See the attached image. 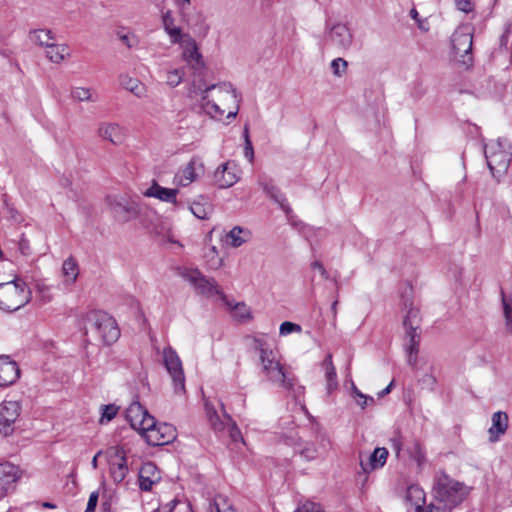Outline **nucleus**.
I'll use <instances>...</instances> for the list:
<instances>
[{
    "label": "nucleus",
    "mask_w": 512,
    "mask_h": 512,
    "mask_svg": "<svg viewBox=\"0 0 512 512\" xmlns=\"http://www.w3.org/2000/svg\"><path fill=\"white\" fill-rule=\"evenodd\" d=\"M241 97L231 83L213 84L202 92L201 106L211 118L220 120L224 113L227 119L236 118Z\"/></svg>",
    "instance_id": "nucleus-1"
},
{
    "label": "nucleus",
    "mask_w": 512,
    "mask_h": 512,
    "mask_svg": "<svg viewBox=\"0 0 512 512\" xmlns=\"http://www.w3.org/2000/svg\"><path fill=\"white\" fill-rule=\"evenodd\" d=\"M84 333H93L104 344L114 343L120 336L116 321L103 311H90L84 318Z\"/></svg>",
    "instance_id": "nucleus-2"
},
{
    "label": "nucleus",
    "mask_w": 512,
    "mask_h": 512,
    "mask_svg": "<svg viewBox=\"0 0 512 512\" xmlns=\"http://www.w3.org/2000/svg\"><path fill=\"white\" fill-rule=\"evenodd\" d=\"M435 500L448 507H456L467 496V488L444 472L435 475L433 486Z\"/></svg>",
    "instance_id": "nucleus-3"
},
{
    "label": "nucleus",
    "mask_w": 512,
    "mask_h": 512,
    "mask_svg": "<svg viewBox=\"0 0 512 512\" xmlns=\"http://www.w3.org/2000/svg\"><path fill=\"white\" fill-rule=\"evenodd\" d=\"M32 292L21 279L0 284V309L14 312L30 302Z\"/></svg>",
    "instance_id": "nucleus-4"
},
{
    "label": "nucleus",
    "mask_w": 512,
    "mask_h": 512,
    "mask_svg": "<svg viewBox=\"0 0 512 512\" xmlns=\"http://www.w3.org/2000/svg\"><path fill=\"white\" fill-rule=\"evenodd\" d=\"M485 157L491 174L498 181L508 170L511 153L506 140L497 139L485 146Z\"/></svg>",
    "instance_id": "nucleus-5"
},
{
    "label": "nucleus",
    "mask_w": 512,
    "mask_h": 512,
    "mask_svg": "<svg viewBox=\"0 0 512 512\" xmlns=\"http://www.w3.org/2000/svg\"><path fill=\"white\" fill-rule=\"evenodd\" d=\"M261 372L265 379L273 384L281 386L287 390H292L294 386V377L288 373L281 363L276 352L268 353L259 359Z\"/></svg>",
    "instance_id": "nucleus-6"
},
{
    "label": "nucleus",
    "mask_w": 512,
    "mask_h": 512,
    "mask_svg": "<svg viewBox=\"0 0 512 512\" xmlns=\"http://www.w3.org/2000/svg\"><path fill=\"white\" fill-rule=\"evenodd\" d=\"M180 276L189 282L198 294L206 297L214 295L223 296L215 279L205 276L198 269L185 268L181 271Z\"/></svg>",
    "instance_id": "nucleus-7"
},
{
    "label": "nucleus",
    "mask_w": 512,
    "mask_h": 512,
    "mask_svg": "<svg viewBox=\"0 0 512 512\" xmlns=\"http://www.w3.org/2000/svg\"><path fill=\"white\" fill-rule=\"evenodd\" d=\"M452 47L458 61L466 67L472 64L473 35L469 26H461L452 35Z\"/></svg>",
    "instance_id": "nucleus-8"
},
{
    "label": "nucleus",
    "mask_w": 512,
    "mask_h": 512,
    "mask_svg": "<svg viewBox=\"0 0 512 512\" xmlns=\"http://www.w3.org/2000/svg\"><path fill=\"white\" fill-rule=\"evenodd\" d=\"M162 356L164 366L172 378L175 393H183L185 391V376L177 352L171 346H168L164 348Z\"/></svg>",
    "instance_id": "nucleus-9"
},
{
    "label": "nucleus",
    "mask_w": 512,
    "mask_h": 512,
    "mask_svg": "<svg viewBox=\"0 0 512 512\" xmlns=\"http://www.w3.org/2000/svg\"><path fill=\"white\" fill-rule=\"evenodd\" d=\"M104 455L109 464V471L113 481L115 483L122 482L129 470L124 449L119 446H112L104 451Z\"/></svg>",
    "instance_id": "nucleus-10"
},
{
    "label": "nucleus",
    "mask_w": 512,
    "mask_h": 512,
    "mask_svg": "<svg viewBox=\"0 0 512 512\" xmlns=\"http://www.w3.org/2000/svg\"><path fill=\"white\" fill-rule=\"evenodd\" d=\"M204 174V164L199 157H192L184 166L180 167L173 177V184L177 187H187Z\"/></svg>",
    "instance_id": "nucleus-11"
},
{
    "label": "nucleus",
    "mask_w": 512,
    "mask_h": 512,
    "mask_svg": "<svg viewBox=\"0 0 512 512\" xmlns=\"http://www.w3.org/2000/svg\"><path fill=\"white\" fill-rule=\"evenodd\" d=\"M126 418L131 427L140 432L142 436L146 432V428L154 425V417L139 402L129 405L126 410Z\"/></svg>",
    "instance_id": "nucleus-12"
},
{
    "label": "nucleus",
    "mask_w": 512,
    "mask_h": 512,
    "mask_svg": "<svg viewBox=\"0 0 512 512\" xmlns=\"http://www.w3.org/2000/svg\"><path fill=\"white\" fill-rule=\"evenodd\" d=\"M143 436L149 445L162 446L169 444L176 438V429L167 423L157 425L154 420V425L146 428Z\"/></svg>",
    "instance_id": "nucleus-13"
},
{
    "label": "nucleus",
    "mask_w": 512,
    "mask_h": 512,
    "mask_svg": "<svg viewBox=\"0 0 512 512\" xmlns=\"http://www.w3.org/2000/svg\"><path fill=\"white\" fill-rule=\"evenodd\" d=\"M175 44H179L182 49V59L194 70H199L204 66L203 57L199 52L198 45L191 35L185 34L182 36L180 41Z\"/></svg>",
    "instance_id": "nucleus-14"
},
{
    "label": "nucleus",
    "mask_w": 512,
    "mask_h": 512,
    "mask_svg": "<svg viewBox=\"0 0 512 512\" xmlns=\"http://www.w3.org/2000/svg\"><path fill=\"white\" fill-rule=\"evenodd\" d=\"M327 41L338 51H347L353 44V34L346 24L336 23L329 29Z\"/></svg>",
    "instance_id": "nucleus-15"
},
{
    "label": "nucleus",
    "mask_w": 512,
    "mask_h": 512,
    "mask_svg": "<svg viewBox=\"0 0 512 512\" xmlns=\"http://www.w3.org/2000/svg\"><path fill=\"white\" fill-rule=\"evenodd\" d=\"M20 415V404L17 401H4L0 405V433L4 436L10 435L14 428L13 424Z\"/></svg>",
    "instance_id": "nucleus-16"
},
{
    "label": "nucleus",
    "mask_w": 512,
    "mask_h": 512,
    "mask_svg": "<svg viewBox=\"0 0 512 512\" xmlns=\"http://www.w3.org/2000/svg\"><path fill=\"white\" fill-rule=\"evenodd\" d=\"M20 478V470L10 462L0 463V498L6 496Z\"/></svg>",
    "instance_id": "nucleus-17"
},
{
    "label": "nucleus",
    "mask_w": 512,
    "mask_h": 512,
    "mask_svg": "<svg viewBox=\"0 0 512 512\" xmlns=\"http://www.w3.org/2000/svg\"><path fill=\"white\" fill-rule=\"evenodd\" d=\"M20 376L18 364L8 355H0V386H9Z\"/></svg>",
    "instance_id": "nucleus-18"
},
{
    "label": "nucleus",
    "mask_w": 512,
    "mask_h": 512,
    "mask_svg": "<svg viewBox=\"0 0 512 512\" xmlns=\"http://www.w3.org/2000/svg\"><path fill=\"white\" fill-rule=\"evenodd\" d=\"M108 203L113 212L120 216L123 221H127L138 214V209L135 203L129 201L125 197H109Z\"/></svg>",
    "instance_id": "nucleus-19"
},
{
    "label": "nucleus",
    "mask_w": 512,
    "mask_h": 512,
    "mask_svg": "<svg viewBox=\"0 0 512 512\" xmlns=\"http://www.w3.org/2000/svg\"><path fill=\"white\" fill-rule=\"evenodd\" d=\"M388 455L389 452L385 447H377L366 459L360 455V466L365 473H369L383 467Z\"/></svg>",
    "instance_id": "nucleus-20"
},
{
    "label": "nucleus",
    "mask_w": 512,
    "mask_h": 512,
    "mask_svg": "<svg viewBox=\"0 0 512 512\" xmlns=\"http://www.w3.org/2000/svg\"><path fill=\"white\" fill-rule=\"evenodd\" d=\"M179 190L177 188H166L160 186L156 181L143 193L146 197L156 198L162 202L178 205L177 195Z\"/></svg>",
    "instance_id": "nucleus-21"
},
{
    "label": "nucleus",
    "mask_w": 512,
    "mask_h": 512,
    "mask_svg": "<svg viewBox=\"0 0 512 512\" xmlns=\"http://www.w3.org/2000/svg\"><path fill=\"white\" fill-rule=\"evenodd\" d=\"M318 441V448L316 445L312 442H305L303 445L299 448V454L306 460L311 461L316 459L321 452L327 451L330 441L325 435H320L317 438Z\"/></svg>",
    "instance_id": "nucleus-22"
},
{
    "label": "nucleus",
    "mask_w": 512,
    "mask_h": 512,
    "mask_svg": "<svg viewBox=\"0 0 512 512\" xmlns=\"http://www.w3.org/2000/svg\"><path fill=\"white\" fill-rule=\"evenodd\" d=\"M98 136L115 145H119L124 140L123 129L119 124L103 122L97 130Z\"/></svg>",
    "instance_id": "nucleus-23"
},
{
    "label": "nucleus",
    "mask_w": 512,
    "mask_h": 512,
    "mask_svg": "<svg viewBox=\"0 0 512 512\" xmlns=\"http://www.w3.org/2000/svg\"><path fill=\"white\" fill-rule=\"evenodd\" d=\"M238 181L229 163L220 165L214 172V182L219 188H228Z\"/></svg>",
    "instance_id": "nucleus-24"
},
{
    "label": "nucleus",
    "mask_w": 512,
    "mask_h": 512,
    "mask_svg": "<svg viewBox=\"0 0 512 512\" xmlns=\"http://www.w3.org/2000/svg\"><path fill=\"white\" fill-rule=\"evenodd\" d=\"M159 474L157 472L156 466L151 463H145L139 472V485L141 490L149 491L152 488V485L159 480Z\"/></svg>",
    "instance_id": "nucleus-25"
},
{
    "label": "nucleus",
    "mask_w": 512,
    "mask_h": 512,
    "mask_svg": "<svg viewBox=\"0 0 512 512\" xmlns=\"http://www.w3.org/2000/svg\"><path fill=\"white\" fill-rule=\"evenodd\" d=\"M174 4L178 8L181 21L188 27H195L202 20L200 13L193 15L190 12L191 0H173Z\"/></svg>",
    "instance_id": "nucleus-26"
},
{
    "label": "nucleus",
    "mask_w": 512,
    "mask_h": 512,
    "mask_svg": "<svg viewBox=\"0 0 512 512\" xmlns=\"http://www.w3.org/2000/svg\"><path fill=\"white\" fill-rule=\"evenodd\" d=\"M119 83L124 89L130 91L137 98L147 97L148 89L146 85L137 78H132L128 74H121L119 76Z\"/></svg>",
    "instance_id": "nucleus-27"
},
{
    "label": "nucleus",
    "mask_w": 512,
    "mask_h": 512,
    "mask_svg": "<svg viewBox=\"0 0 512 512\" xmlns=\"http://www.w3.org/2000/svg\"><path fill=\"white\" fill-rule=\"evenodd\" d=\"M251 237V233L248 229H244L240 226L233 227L223 238L226 245L232 248H238L244 243L248 242Z\"/></svg>",
    "instance_id": "nucleus-28"
},
{
    "label": "nucleus",
    "mask_w": 512,
    "mask_h": 512,
    "mask_svg": "<svg viewBox=\"0 0 512 512\" xmlns=\"http://www.w3.org/2000/svg\"><path fill=\"white\" fill-rule=\"evenodd\" d=\"M508 427V416L504 412H496L492 416V426L489 429L490 440L495 442L504 434Z\"/></svg>",
    "instance_id": "nucleus-29"
},
{
    "label": "nucleus",
    "mask_w": 512,
    "mask_h": 512,
    "mask_svg": "<svg viewBox=\"0 0 512 512\" xmlns=\"http://www.w3.org/2000/svg\"><path fill=\"white\" fill-rule=\"evenodd\" d=\"M71 56V51L66 44L52 42L46 47V57L53 63L59 64Z\"/></svg>",
    "instance_id": "nucleus-30"
},
{
    "label": "nucleus",
    "mask_w": 512,
    "mask_h": 512,
    "mask_svg": "<svg viewBox=\"0 0 512 512\" xmlns=\"http://www.w3.org/2000/svg\"><path fill=\"white\" fill-rule=\"evenodd\" d=\"M175 20L173 14L170 10L166 11L162 15V24L165 32L168 34L170 42L176 43L180 41L183 35L186 33H182L181 28L175 26Z\"/></svg>",
    "instance_id": "nucleus-31"
},
{
    "label": "nucleus",
    "mask_w": 512,
    "mask_h": 512,
    "mask_svg": "<svg viewBox=\"0 0 512 512\" xmlns=\"http://www.w3.org/2000/svg\"><path fill=\"white\" fill-rule=\"evenodd\" d=\"M404 310L406 315L403 320V325L406 330L418 329L419 327V310L413 307L412 301L407 297L403 300Z\"/></svg>",
    "instance_id": "nucleus-32"
},
{
    "label": "nucleus",
    "mask_w": 512,
    "mask_h": 512,
    "mask_svg": "<svg viewBox=\"0 0 512 512\" xmlns=\"http://www.w3.org/2000/svg\"><path fill=\"white\" fill-rule=\"evenodd\" d=\"M62 275L64 277L63 283L66 286L74 284L79 275L78 263L72 256L68 257L62 265Z\"/></svg>",
    "instance_id": "nucleus-33"
},
{
    "label": "nucleus",
    "mask_w": 512,
    "mask_h": 512,
    "mask_svg": "<svg viewBox=\"0 0 512 512\" xmlns=\"http://www.w3.org/2000/svg\"><path fill=\"white\" fill-rule=\"evenodd\" d=\"M322 366L325 370V378H326V382H327V384H326L327 392L330 394L333 391H335L338 387L336 369L333 364L331 354H328L326 356V358L323 361Z\"/></svg>",
    "instance_id": "nucleus-34"
},
{
    "label": "nucleus",
    "mask_w": 512,
    "mask_h": 512,
    "mask_svg": "<svg viewBox=\"0 0 512 512\" xmlns=\"http://www.w3.org/2000/svg\"><path fill=\"white\" fill-rule=\"evenodd\" d=\"M260 185L266 194L279 204L280 208L285 212L289 213L291 211L290 206L287 203L285 196L281 193V191L271 183L261 181Z\"/></svg>",
    "instance_id": "nucleus-35"
},
{
    "label": "nucleus",
    "mask_w": 512,
    "mask_h": 512,
    "mask_svg": "<svg viewBox=\"0 0 512 512\" xmlns=\"http://www.w3.org/2000/svg\"><path fill=\"white\" fill-rule=\"evenodd\" d=\"M29 39L34 44L46 48L53 42L55 36L53 32L49 29H35L30 31Z\"/></svg>",
    "instance_id": "nucleus-36"
},
{
    "label": "nucleus",
    "mask_w": 512,
    "mask_h": 512,
    "mask_svg": "<svg viewBox=\"0 0 512 512\" xmlns=\"http://www.w3.org/2000/svg\"><path fill=\"white\" fill-rule=\"evenodd\" d=\"M245 341L250 350L258 353L259 359H261L263 356H266L268 353L273 352V350L269 348L266 340L261 337L246 336Z\"/></svg>",
    "instance_id": "nucleus-37"
},
{
    "label": "nucleus",
    "mask_w": 512,
    "mask_h": 512,
    "mask_svg": "<svg viewBox=\"0 0 512 512\" xmlns=\"http://www.w3.org/2000/svg\"><path fill=\"white\" fill-rule=\"evenodd\" d=\"M205 411L212 429L217 432L223 431L227 421L225 422L226 419L221 418L214 406L208 401L205 402Z\"/></svg>",
    "instance_id": "nucleus-38"
},
{
    "label": "nucleus",
    "mask_w": 512,
    "mask_h": 512,
    "mask_svg": "<svg viewBox=\"0 0 512 512\" xmlns=\"http://www.w3.org/2000/svg\"><path fill=\"white\" fill-rule=\"evenodd\" d=\"M71 98L78 102H95L97 100L92 90L87 87L72 88Z\"/></svg>",
    "instance_id": "nucleus-39"
},
{
    "label": "nucleus",
    "mask_w": 512,
    "mask_h": 512,
    "mask_svg": "<svg viewBox=\"0 0 512 512\" xmlns=\"http://www.w3.org/2000/svg\"><path fill=\"white\" fill-rule=\"evenodd\" d=\"M35 292H36V296L44 304L49 303L53 299L52 287L47 285L42 280L36 281Z\"/></svg>",
    "instance_id": "nucleus-40"
},
{
    "label": "nucleus",
    "mask_w": 512,
    "mask_h": 512,
    "mask_svg": "<svg viewBox=\"0 0 512 512\" xmlns=\"http://www.w3.org/2000/svg\"><path fill=\"white\" fill-rule=\"evenodd\" d=\"M221 410L223 413V418H225L227 421L226 426L228 427L229 436L232 439V441H234V442L242 441L243 438H242L240 429L238 428L237 424L232 420L230 415L225 412L224 405L222 403H221Z\"/></svg>",
    "instance_id": "nucleus-41"
},
{
    "label": "nucleus",
    "mask_w": 512,
    "mask_h": 512,
    "mask_svg": "<svg viewBox=\"0 0 512 512\" xmlns=\"http://www.w3.org/2000/svg\"><path fill=\"white\" fill-rule=\"evenodd\" d=\"M410 457L417 463L419 468L426 462V455L422 445L419 442H414L409 448Z\"/></svg>",
    "instance_id": "nucleus-42"
},
{
    "label": "nucleus",
    "mask_w": 512,
    "mask_h": 512,
    "mask_svg": "<svg viewBox=\"0 0 512 512\" xmlns=\"http://www.w3.org/2000/svg\"><path fill=\"white\" fill-rule=\"evenodd\" d=\"M189 210L196 218L207 219L211 212V207L208 202H206V203L193 202L190 205Z\"/></svg>",
    "instance_id": "nucleus-43"
},
{
    "label": "nucleus",
    "mask_w": 512,
    "mask_h": 512,
    "mask_svg": "<svg viewBox=\"0 0 512 512\" xmlns=\"http://www.w3.org/2000/svg\"><path fill=\"white\" fill-rule=\"evenodd\" d=\"M235 512L232 506L228 503L227 498L218 495L214 498L213 503L211 504V512Z\"/></svg>",
    "instance_id": "nucleus-44"
},
{
    "label": "nucleus",
    "mask_w": 512,
    "mask_h": 512,
    "mask_svg": "<svg viewBox=\"0 0 512 512\" xmlns=\"http://www.w3.org/2000/svg\"><path fill=\"white\" fill-rule=\"evenodd\" d=\"M406 335L409 338V342L406 345V352L418 354L419 334L417 333V329L406 330Z\"/></svg>",
    "instance_id": "nucleus-45"
},
{
    "label": "nucleus",
    "mask_w": 512,
    "mask_h": 512,
    "mask_svg": "<svg viewBox=\"0 0 512 512\" xmlns=\"http://www.w3.org/2000/svg\"><path fill=\"white\" fill-rule=\"evenodd\" d=\"M184 77V71L181 68H176L167 71L166 73V83L170 87L178 86Z\"/></svg>",
    "instance_id": "nucleus-46"
},
{
    "label": "nucleus",
    "mask_w": 512,
    "mask_h": 512,
    "mask_svg": "<svg viewBox=\"0 0 512 512\" xmlns=\"http://www.w3.org/2000/svg\"><path fill=\"white\" fill-rule=\"evenodd\" d=\"M352 396L356 400L357 404L364 409L369 403H373L374 399L371 396L363 394L361 391L358 390V388L355 386V384L352 382Z\"/></svg>",
    "instance_id": "nucleus-47"
},
{
    "label": "nucleus",
    "mask_w": 512,
    "mask_h": 512,
    "mask_svg": "<svg viewBox=\"0 0 512 512\" xmlns=\"http://www.w3.org/2000/svg\"><path fill=\"white\" fill-rule=\"evenodd\" d=\"M348 63L343 58H336L331 62L333 74L340 77L347 71Z\"/></svg>",
    "instance_id": "nucleus-48"
},
{
    "label": "nucleus",
    "mask_w": 512,
    "mask_h": 512,
    "mask_svg": "<svg viewBox=\"0 0 512 512\" xmlns=\"http://www.w3.org/2000/svg\"><path fill=\"white\" fill-rule=\"evenodd\" d=\"M118 408L115 405H105L102 408V415L100 418V423L104 424L111 421L117 414Z\"/></svg>",
    "instance_id": "nucleus-49"
},
{
    "label": "nucleus",
    "mask_w": 512,
    "mask_h": 512,
    "mask_svg": "<svg viewBox=\"0 0 512 512\" xmlns=\"http://www.w3.org/2000/svg\"><path fill=\"white\" fill-rule=\"evenodd\" d=\"M452 507L445 506L439 502L437 503H430L427 506V509L425 512H451ZM417 512H424V509L421 505H417Z\"/></svg>",
    "instance_id": "nucleus-50"
},
{
    "label": "nucleus",
    "mask_w": 512,
    "mask_h": 512,
    "mask_svg": "<svg viewBox=\"0 0 512 512\" xmlns=\"http://www.w3.org/2000/svg\"><path fill=\"white\" fill-rule=\"evenodd\" d=\"M302 328L300 325L285 321L280 325L279 333L282 336L291 334L293 332H301Z\"/></svg>",
    "instance_id": "nucleus-51"
},
{
    "label": "nucleus",
    "mask_w": 512,
    "mask_h": 512,
    "mask_svg": "<svg viewBox=\"0 0 512 512\" xmlns=\"http://www.w3.org/2000/svg\"><path fill=\"white\" fill-rule=\"evenodd\" d=\"M235 309V315L240 320H246L251 318V311L250 308L245 303H238L234 307Z\"/></svg>",
    "instance_id": "nucleus-52"
},
{
    "label": "nucleus",
    "mask_w": 512,
    "mask_h": 512,
    "mask_svg": "<svg viewBox=\"0 0 512 512\" xmlns=\"http://www.w3.org/2000/svg\"><path fill=\"white\" fill-rule=\"evenodd\" d=\"M244 137H245L244 155L249 160V162L252 163L253 159H254V151H253L252 143L249 139L247 127L245 128V131H244Z\"/></svg>",
    "instance_id": "nucleus-53"
},
{
    "label": "nucleus",
    "mask_w": 512,
    "mask_h": 512,
    "mask_svg": "<svg viewBox=\"0 0 512 512\" xmlns=\"http://www.w3.org/2000/svg\"><path fill=\"white\" fill-rule=\"evenodd\" d=\"M295 512H323L320 505L313 502H306Z\"/></svg>",
    "instance_id": "nucleus-54"
},
{
    "label": "nucleus",
    "mask_w": 512,
    "mask_h": 512,
    "mask_svg": "<svg viewBox=\"0 0 512 512\" xmlns=\"http://www.w3.org/2000/svg\"><path fill=\"white\" fill-rule=\"evenodd\" d=\"M503 306H504V315L506 318L507 326L512 330V307L506 301L505 298H503Z\"/></svg>",
    "instance_id": "nucleus-55"
},
{
    "label": "nucleus",
    "mask_w": 512,
    "mask_h": 512,
    "mask_svg": "<svg viewBox=\"0 0 512 512\" xmlns=\"http://www.w3.org/2000/svg\"><path fill=\"white\" fill-rule=\"evenodd\" d=\"M98 492H92L89 496L85 512H94L98 502Z\"/></svg>",
    "instance_id": "nucleus-56"
},
{
    "label": "nucleus",
    "mask_w": 512,
    "mask_h": 512,
    "mask_svg": "<svg viewBox=\"0 0 512 512\" xmlns=\"http://www.w3.org/2000/svg\"><path fill=\"white\" fill-rule=\"evenodd\" d=\"M407 497H416L419 500L424 499V492L417 486H411L408 488Z\"/></svg>",
    "instance_id": "nucleus-57"
},
{
    "label": "nucleus",
    "mask_w": 512,
    "mask_h": 512,
    "mask_svg": "<svg viewBox=\"0 0 512 512\" xmlns=\"http://www.w3.org/2000/svg\"><path fill=\"white\" fill-rule=\"evenodd\" d=\"M420 382L424 387L432 390L436 384V379L431 374H425Z\"/></svg>",
    "instance_id": "nucleus-58"
},
{
    "label": "nucleus",
    "mask_w": 512,
    "mask_h": 512,
    "mask_svg": "<svg viewBox=\"0 0 512 512\" xmlns=\"http://www.w3.org/2000/svg\"><path fill=\"white\" fill-rule=\"evenodd\" d=\"M179 503V501L177 499H173L171 500L170 502L160 506L157 510H155L154 512H173V510L175 509L176 505Z\"/></svg>",
    "instance_id": "nucleus-59"
},
{
    "label": "nucleus",
    "mask_w": 512,
    "mask_h": 512,
    "mask_svg": "<svg viewBox=\"0 0 512 512\" xmlns=\"http://www.w3.org/2000/svg\"><path fill=\"white\" fill-rule=\"evenodd\" d=\"M459 10L463 12H469L471 10L470 0H455Z\"/></svg>",
    "instance_id": "nucleus-60"
},
{
    "label": "nucleus",
    "mask_w": 512,
    "mask_h": 512,
    "mask_svg": "<svg viewBox=\"0 0 512 512\" xmlns=\"http://www.w3.org/2000/svg\"><path fill=\"white\" fill-rule=\"evenodd\" d=\"M311 267H312L313 269H317V270L320 272V274H321V276H322L323 278L328 279V276H329V275H328V272L326 271V269L324 268V266L322 265V263H321V262H319V261H314V262L311 264Z\"/></svg>",
    "instance_id": "nucleus-61"
},
{
    "label": "nucleus",
    "mask_w": 512,
    "mask_h": 512,
    "mask_svg": "<svg viewBox=\"0 0 512 512\" xmlns=\"http://www.w3.org/2000/svg\"><path fill=\"white\" fill-rule=\"evenodd\" d=\"M19 250L23 255L30 254L29 242L26 239H21V241L19 242Z\"/></svg>",
    "instance_id": "nucleus-62"
},
{
    "label": "nucleus",
    "mask_w": 512,
    "mask_h": 512,
    "mask_svg": "<svg viewBox=\"0 0 512 512\" xmlns=\"http://www.w3.org/2000/svg\"><path fill=\"white\" fill-rule=\"evenodd\" d=\"M119 38L122 41V43L129 48H131L134 45V43L131 42L130 36L128 34H122L119 36Z\"/></svg>",
    "instance_id": "nucleus-63"
},
{
    "label": "nucleus",
    "mask_w": 512,
    "mask_h": 512,
    "mask_svg": "<svg viewBox=\"0 0 512 512\" xmlns=\"http://www.w3.org/2000/svg\"><path fill=\"white\" fill-rule=\"evenodd\" d=\"M407 362L410 366L415 367L417 364V354L407 353Z\"/></svg>",
    "instance_id": "nucleus-64"
}]
</instances>
